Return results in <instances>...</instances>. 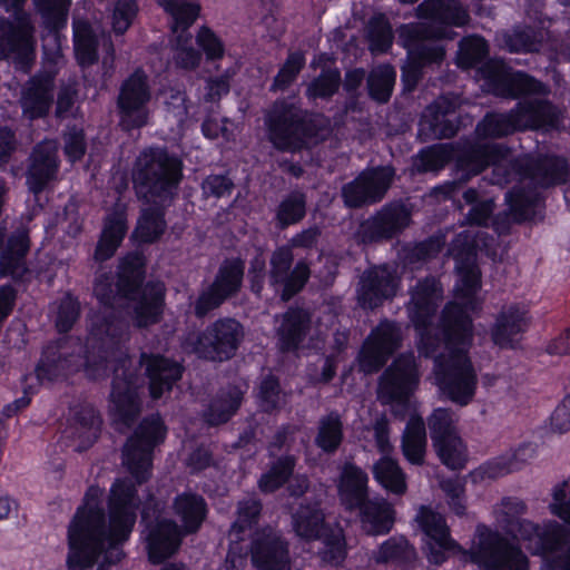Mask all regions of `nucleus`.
Instances as JSON below:
<instances>
[{"instance_id":"obj_50","label":"nucleus","mask_w":570,"mask_h":570,"mask_svg":"<svg viewBox=\"0 0 570 570\" xmlns=\"http://www.w3.org/2000/svg\"><path fill=\"white\" fill-rule=\"evenodd\" d=\"M441 462L452 470H460L466 461V448L460 438L454 435L432 444Z\"/></svg>"},{"instance_id":"obj_58","label":"nucleus","mask_w":570,"mask_h":570,"mask_svg":"<svg viewBox=\"0 0 570 570\" xmlns=\"http://www.w3.org/2000/svg\"><path fill=\"white\" fill-rule=\"evenodd\" d=\"M415 557V551L404 538H390L375 554L377 562H409Z\"/></svg>"},{"instance_id":"obj_52","label":"nucleus","mask_w":570,"mask_h":570,"mask_svg":"<svg viewBox=\"0 0 570 570\" xmlns=\"http://www.w3.org/2000/svg\"><path fill=\"white\" fill-rule=\"evenodd\" d=\"M395 70L387 65L374 68L368 76V90L373 99L386 102L395 82Z\"/></svg>"},{"instance_id":"obj_33","label":"nucleus","mask_w":570,"mask_h":570,"mask_svg":"<svg viewBox=\"0 0 570 570\" xmlns=\"http://www.w3.org/2000/svg\"><path fill=\"white\" fill-rule=\"evenodd\" d=\"M356 509L361 511L362 528L367 534H384L392 529L393 509L385 500H366Z\"/></svg>"},{"instance_id":"obj_62","label":"nucleus","mask_w":570,"mask_h":570,"mask_svg":"<svg viewBox=\"0 0 570 570\" xmlns=\"http://www.w3.org/2000/svg\"><path fill=\"white\" fill-rule=\"evenodd\" d=\"M443 247V242L440 238H430L425 242L415 244L405 249V263L409 265H416L424 263L435 257Z\"/></svg>"},{"instance_id":"obj_60","label":"nucleus","mask_w":570,"mask_h":570,"mask_svg":"<svg viewBox=\"0 0 570 570\" xmlns=\"http://www.w3.org/2000/svg\"><path fill=\"white\" fill-rule=\"evenodd\" d=\"M340 82L338 70H326L308 85L306 94L309 98H328L336 92Z\"/></svg>"},{"instance_id":"obj_56","label":"nucleus","mask_w":570,"mask_h":570,"mask_svg":"<svg viewBox=\"0 0 570 570\" xmlns=\"http://www.w3.org/2000/svg\"><path fill=\"white\" fill-rule=\"evenodd\" d=\"M488 53L487 42L483 38L471 36L460 41L456 57L458 66L469 69L480 62Z\"/></svg>"},{"instance_id":"obj_20","label":"nucleus","mask_w":570,"mask_h":570,"mask_svg":"<svg viewBox=\"0 0 570 570\" xmlns=\"http://www.w3.org/2000/svg\"><path fill=\"white\" fill-rule=\"evenodd\" d=\"M483 75L497 96L515 98L521 95H547L549 92L542 82L523 72H510L507 66L499 60L487 62L483 67Z\"/></svg>"},{"instance_id":"obj_32","label":"nucleus","mask_w":570,"mask_h":570,"mask_svg":"<svg viewBox=\"0 0 570 570\" xmlns=\"http://www.w3.org/2000/svg\"><path fill=\"white\" fill-rule=\"evenodd\" d=\"M29 249L28 236L23 232L14 233L8 240L0 257V276H11L21 279L28 272L26 254Z\"/></svg>"},{"instance_id":"obj_42","label":"nucleus","mask_w":570,"mask_h":570,"mask_svg":"<svg viewBox=\"0 0 570 570\" xmlns=\"http://www.w3.org/2000/svg\"><path fill=\"white\" fill-rule=\"evenodd\" d=\"M520 117L514 109L505 114H489L476 126L481 137L500 138L523 130Z\"/></svg>"},{"instance_id":"obj_37","label":"nucleus","mask_w":570,"mask_h":570,"mask_svg":"<svg viewBox=\"0 0 570 570\" xmlns=\"http://www.w3.org/2000/svg\"><path fill=\"white\" fill-rule=\"evenodd\" d=\"M174 511L183 522L185 533L196 532L207 514V505L203 497L195 493H183L174 501Z\"/></svg>"},{"instance_id":"obj_21","label":"nucleus","mask_w":570,"mask_h":570,"mask_svg":"<svg viewBox=\"0 0 570 570\" xmlns=\"http://www.w3.org/2000/svg\"><path fill=\"white\" fill-rule=\"evenodd\" d=\"M400 327L391 322L380 323L364 342L360 353V368L364 373L379 371L387 357L400 347Z\"/></svg>"},{"instance_id":"obj_27","label":"nucleus","mask_w":570,"mask_h":570,"mask_svg":"<svg viewBox=\"0 0 570 570\" xmlns=\"http://www.w3.org/2000/svg\"><path fill=\"white\" fill-rule=\"evenodd\" d=\"M140 364L146 366L153 399H159L166 391H170L174 383L181 377V365L178 362L160 355H147L142 353Z\"/></svg>"},{"instance_id":"obj_41","label":"nucleus","mask_w":570,"mask_h":570,"mask_svg":"<svg viewBox=\"0 0 570 570\" xmlns=\"http://www.w3.org/2000/svg\"><path fill=\"white\" fill-rule=\"evenodd\" d=\"M343 438V421L337 412L332 411L320 417L314 439L316 446L326 453H334L342 444Z\"/></svg>"},{"instance_id":"obj_40","label":"nucleus","mask_w":570,"mask_h":570,"mask_svg":"<svg viewBox=\"0 0 570 570\" xmlns=\"http://www.w3.org/2000/svg\"><path fill=\"white\" fill-rule=\"evenodd\" d=\"M156 2L170 17V29L174 35L188 32L200 11L199 4L191 0H156Z\"/></svg>"},{"instance_id":"obj_30","label":"nucleus","mask_w":570,"mask_h":570,"mask_svg":"<svg viewBox=\"0 0 570 570\" xmlns=\"http://www.w3.org/2000/svg\"><path fill=\"white\" fill-rule=\"evenodd\" d=\"M126 233L127 219L125 207L117 204L114 210L105 218V225L96 247L95 258L100 262L110 258L121 244Z\"/></svg>"},{"instance_id":"obj_44","label":"nucleus","mask_w":570,"mask_h":570,"mask_svg":"<svg viewBox=\"0 0 570 570\" xmlns=\"http://www.w3.org/2000/svg\"><path fill=\"white\" fill-rule=\"evenodd\" d=\"M498 41L510 52H533L540 49L542 36L531 28H515L499 35Z\"/></svg>"},{"instance_id":"obj_24","label":"nucleus","mask_w":570,"mask_h":570,"mask_svg":"<svg viewBox=\"0 0 570 570\" xmlns=\"http://www.w3.org/2000/svg\"><path fill=\"white\" fill-rule=\"evenodd\" d=\"M250 558L258 570H291L287 543L272 529L256 533L252 542Z\"/></svg>"},{"instance_id":"obj_5","label":"nucleus","mask_w":570,"mask_h":570,"mask_svg":"<svg viewBox=\"0 0 570 570\" xmlns=\"http://www.w3.org/2000/svg\"><path fill=\"white\" fill-rule=\"evenodd\" d=\"M183 164L165 149L150 148L137 158L132 170L136 194L145 204L135 229L144 243L158 239L166 229L164 210L177 194L183 178Z\"/></svg>"},{"instance_id":"obj_51","label":"nucleus","mask_w":570,"mask_h":570,"mask_svg":"<svg viewBox=\"0 0 570 570\" xmlns=\"http://www.w3.org/2000/svg\"><path fill=\"white\" fill-rule=\"evenodd\" d=\"M72 0H33L36 11L47 28L59 29L67 22Z\"/></svg>"},{"instance_id":"obj_12","label":"nucleus","mask_w":570,"mask_h":570,"mask_svg":"<svg viewBox=\"0 0 570 570\" xmlns=\"http://www.w3.org/2000/svg\"><path fill=\"white\" fill-rule=\"evenodd\" d=\"M27 0H0L8 12L14 14V22L0 18V60L14 59L24 65L33 55V26L30 16L22 10Z\"/></svg>"},{"instance_id":"obj_47","label":"nucleus","mask_w":570,"mask_h":570,"mask_svg":"<svg viewBox=\"0 0 570 570\" xmlns=\"http://www.w3.org/2000/svg\"><path fill=\"white\" fill-rule=\"evenodd\" d=\"M459 416L451 409L438 407L428 417L432 444L459 435L456 424Z\"/></svg>"},{"instance_id":"obj_4","label":"nucleus","mask_w":570,"mask_h":570,"mask_svg":"<svg viewBox=\"0 0 570 570\" xmlns=\"http://www.w3.org/2000/svg\"><path fill=\"white\" fill-rule=\"evenodd\" d=\"M99 489L91 488L68 528L70 570L91 568L100 554L109 564L122 558L120 546L128 539L136 521L138 500L129 480H117L110 491L109 525L98 503Z\"/></svg>"},{"instance_id":"obj_63","label":"nucleus","mask_w":570,"mask_h":570,"mask_svg":"<svg viewBox=\"0 0 570 570\" xmlns=\"http://www.w3.org/2000/svg\"><path fill=\"white\" fill-rule=\"evenodd\" d=\"M80 314L79 303L70 295L63 296L57 306L56 326L59 332H68Z\"/></svg>"},{"instance_id":"obj_8","label":"nucleus","mask_w":570,"mask_h":570,"mask_svg":"<svg viewBox=\"0 0 570 570\" xmlns=\"http://www.w3.org/2000/svg\"><path fill=\"white\" fill-rule=\"evenodd\" d=\"M268 139L282 151H296L309 142L324 140L330 121L323 116L307 117L295 104L277 100L266 114Z\"/></svg>"},{"instance_id":"obj_46","label":"nucleus","mask_w":570,"mask_h":570,"mask_svg":"<svg viewBox=\"0 0 570 570\" xmlns=\"http://www.w3.org/2000/svg\"><path fill=\"white\" fill-rule=\"evenodd\" d=\"M243 399L239 389L233 386L219 395L210 404L206 413V421L212 425L225 423L237 411Z\"/></svg>"},{"instance_id":"obj_35","label":"nucleus","mask_w":570,"mask_h":570,"mask_svg":"<svg viewBox=\"0 0 570 570\" xmlns=\"http://www.w3.org/2000/svg\"><path fill=\"white\" fill-rule=\"evenodd\" d=\"M426 430L421 416L413 415L407 421L401 440L404 458L414 465H422L426 454Z\"/></svg>"},{"instance_id":"obj_26","label":"nucleus","mask_w":570,"mask_h":570,"mask_svg":"<svg viewBox=\"0 0 570 570\" xmlns=\"http://www.w3.org/2000/svg\"><path fill=\"white\" fill-rule=\"evenodd\" d=\"M147 529V548L153 563L163 562L178 550L183 533L174 521L156 519V522L149 523Z\"/></svg>"},{"instance_id":"obj_23","label":"nucleus","mask_w":570,"mask_h":570,"mask_svg":"<svg viewBox=\"0 0 570 570\" xmlns=\"http://www.w3.org/2000/svg\"><path fill=\"white\" fill-rule=\"evenodd\" d=\"M399 281L387 266H377L365 271L360 277L356 289L358 305L373 309L396 294Z\"/></svg>"},{"instance_id":"obj_38","label":"nucleus","mask_w":570,"mask_h":570,"mask_svg":"<svg viewBox=\"0 0 570 570\" xmlns=\"http://www.w3.org/2000/svg\"><path fill=\"white\" fill-rule=\"evenodd\" d=\"M372 472L374 479L387 491L397 495H403L406 492V474L391 454L382 455L373 464Z\"/></svg>"},{"instance_id":"obj_22","label":"nucleus","mask_w":570,"mask_h":570,"mask_svg":"<svg viewBox=\"0 0 570 570\" xmlns=\"http://www.w3.org/2000/svg\"><path fill=\"white\" fill-rule=\"evenodd\" d=\"M294 255L288 246L276 248L269 259V282L272 285H282V299L287 301L298 293L309 278L308 265L301 261L291 271Z\"/></svg>"},{"instance_id":"obj_10","label":"nucleus","mask_w":570,"mask_h":570,"mask_svg":"<svg viewBox=\"0 0 570 570\" xmlns=\"http://www.w3.org/2000/svg\"><path fill=\"white\" fill-rule=\"evenodd\" d=\"M442 298V287L434 277H426L417 282L411 289V301L407 305V311L411 321L419 332V352L424 356L435 354L441 346L442 335L433 333L429 325ZM439 332L442 334L441 330Z\"/></svg>"},{"instance_id":"obj_59","label":"nucleus","mask_w":570,"mask_h":570,"mask_svg":"<svg viewBox=\"0 0 570 570\" xmlns=\"http://www.w3.org/2000/svg\"><path fill=\"white\" fill-rule=\"evenodd\" d=\"M305 65L304 56L301 52H292L275 76L271 86L272 91L286 89L297 77Z\"/></svg>"},{"instance_id":"obj_61","label":"nucleus","mask_w":570,"mask_h":570,"mask_svg":"<svg viewBox=\"0 0 570 570\" xmlns=\"http://www.w3.org/2000/svg\"><path fill=\"white\" fill-rule=\"evenodd\" d=\"M258 397L264 411L269 412L278 409L285 402V395L281 392L276 377L268 375L259 385Z\"/></svg>"},{"instance_id":"obj_49","label":"nucleus","mask_w":570,"mask_h":570,"mask_svg":"<svg viewBox=\"0 0 570 570\" xmlns=\"http://www.w3.org/2000/svg\"><path fill=\"white\" fill-rule=\"evenodd\" d=\"M415 521L428 537V540L446 544V538H450V530L442 514L430 508L421 507Z\"/></svg>"},{"instance_id":"obj_45","label":"nucleus","mask_w":570,"mask_h":570,"mask_svg":"<svg viewBox=\"0 0 570 570\" xmlns=\"http://www.w3.org/2000/svg\"><path fill=\"white\" fill-rule=\"evenodd\" d=\"M75 52L80 66L87 67L98 60L97 40L91 27L86 21L73 23Z\"/></svg>"},{"instance_id":"obj_19","label":"nucleus","mask_w":570,"mask_h":570,"mask_svg":"<svg viewBox=\"0 0 570 570\" xmlns=\"http://www.w3.org/2000/svg\"><path fill=\"white\" fill-rule=\"evenodd\" d=\"M419 371L412 353L400 355L380 380L377 395L382 403L402 401L419 382Z\"/></svg>"},{"instance_id":"obj_34","label":"nucleus","mask_w":570,"mask_h":570,"mask_svg":"<svg viewBox=\"0 0 570 570\" xmlns=\"http://www.w3.org/2000/svg\"><path fill=\"white\" fill-rule=\"evenodd\" d=\"M515 110L520 117V125L523 130L552 126L558 121V110L547 99H527L519 102Z\"/></svg>"},{"instance_id":"obj_54","label":"nucleus","mask_w":570,"mask_h":570,"mask_svg":"<svg viewBox=\"0 0 570 570\" xmlns=\"http://www.w3.org/2000/svg\"><path fill=\"white\" fill-rule=\"evenodd\" d=\"M295 459L293 456L278 459L269 471L261 476L258 481L259 489L266 493L276 491L288 480L289 475L293 473Z\"/></svg>"},{"instance_id":"obj_2","label":"nucleus","mask_w":570,"mask_h":570,"mask_svg":"<svg viewBox=\"0 0 570 570\" xmlns=\"http://www.w3.org/2000/svg\"><path fill=\"white\" fill-rule=\"evenodd\" d=\"M455 157L458 169L466 181L492 166L491 183L503 186L518 179V185L507 193L512 218L517 222L528 219L534 213L539 200L537 187L547 188L566 183L569 167L566 159L556 156L515 158L511 150L499 144L465 145L452 154L448 145L433 146L421 155L422 169L434 171Z\"/></svg>"},{"instance_id":"obj_11","label":"nucleus","mask_w":570,"mask_h":570,"mask_svg":"<svg viewBox=\"0 0 570 570\" xmlns=\"http://www.w3.org/2000/svg\"><path fill=\"white\" fill-rule=\"evenodd\" d=\"M243 338L242 324L226 317L215 321L202 333H189L183 342V348L205 360L225 361L235 355Z\"/></svg>"},{"instance_id":"obj_9","label":"nucleus","mask_w":570,"mask_h":570,"mask_svg":"<svg viewBox=\"0 0 570 570\" xmlns=\"http://www.w3.org/2000/svg\"><path fill=\"white\" fill-rule=\"evenodd\" d=\"M527 512V503L517 497L502 498L493 508L497 522L508 533L523 541L532 553H547L568 543L567 528L558 522H549L540 527L523 518Z\"/></svg>"},{"instance_id":"obj_53","label":"nucleus","mask_w":570,"mask_h":570,"mask_svg":"<svg viewBox=\"0 0 570 570\" xmlns=\"http://www.w3.org/2000/svg\"><path fill=\"white\" fill-rule=\"evenodd\" d=\"M306 214V198L301 191H293L282 200L276 218L278 225L285 228L301 222Z\"/></svg>"},{"instance_id":"obj_39","label":"nucleus","mask_w":570,"mask_h":570,"mask_svg":"<svg viewBox=\"0 0 570 570\" xmlns=\"http://www.w3.org/2000/svg\"><path fill=\"white\" fill-rule=\"evenodd\" d=\"M293 529L304 540H315L325 533L324 513L316 505H301L293 514Z\"/></svg>"},{"instance_id":"obj_7","label":"nucleus","mask_w":570,"mask_h":570,"mask_svg":"<svg viewBox=\"0 0 570 570\" xmlns=\"http://www.w3.org/2000/svg\"><path fill=\"white\" fill-rule=\"evenodd\" d=\"M141 258L137 254L126 256L119 266L118 282L101 275L94 287L95 295L106 306H114L122 297L131 301L134 321L138 327H147L159 322L165 296L163 283H148L141 291Z\"/></svg>"},{"instance_id":"obj_28","label":"nucleus","mask_w":570,"mask_h":570,"mask_svg":"<svg viewBox=\"0 0 570 570\" xmlns=\"http://www.w3.org/2000/svg\"><path fill=\"white\" fill-rule=\"evenodd\" d=\"M53 83L50 78L35 77L23 87L20 98L22 114L33 120L45 117L53 100Z\"/></svg>"},{"instance_id":"obj_43","label":"nucleus","mask_w":570,"mask_h":570,"mask_svg":"<svg viewBox=\"0 0 570 570\" xmlns=\"http://www.w3.org/2000/svg\"><path fill=\"white\" fill-rule=\"evenodd\" d=\"M532 458V449L524 446L483 465L480 471L489 479H497L520 470Z\"/></svg>"},{"instance_id":"obj_36","label":"nucleus","mask_w":570,"mask_h":570,"mask_svg":"<svg viewBox=\"0 0 570 570\" xmlns=\"http://www.w3.org/2000/svg\"><path fill=\"white\" fill-rule=\"evenodd\" d=\"M527 311L519 306H509L503 309L495 322L492 338L495 344L504 347L510 345L514 335L528 327Z\"/></svg>"},{"instance_id":"obj_16","label":"nucleus","mask_w":570,"mask_h":570,"mask_svg":"<svg viewBox=\"0 0 570 570\" xmlns=\"http://www.w3.org/2000/svg\"><path fill=\"white\" fill-rule=\"evenodd\" d=\"M412 223V213L402 202H391L361 223L357 237L363 244L382 243L401 235Z\"/></svg>"},{"instance_id":"obj_64","label":"nucleus","mask_w":570,"mask_h":570,"mask_svg":"<svg viewBox=\"0 0 570 570\" xmlns=\"http://www.w3.org/2000/svg\"><path fill=\"white\" fill-rule=\"evenodd\" d=\"M324 535V549L320 552L325 562L338 564L345 558V542L341 530L326 532Z\"/></svg>"},{"instance_id":"obj_13","label":"nucleus","mask_w":570,"mask_h":570,"mask_svg":"<svg viewBox=\"0 0 570 570\" xmlns=\"http://www.w3.org/2000/svg\"><path fill=\"white\" fill-rule=\"evenodd\" d=\"M165 438V428L157 416L145 419L122 450V463L138 484L146 482L151 472V452Z\"/></svg>"},{"instance_id":"obj_48","label":"nucleus","mask_w":570,"mask_h":570,"mask_svg":"<svg viewBox=\"0 0 570 570\" xmlns=\"http://www.w3.org/2000/svg\"><path fill=\"white\" fill-rule=\"evenodd\" d=\"M456 107L458 101L455 98L442 96L428 108L425 117H428V115L432 116L431 127L435 134L439 132L442 137H452L455 135L456 129L454 126H444V128H442V126L445 122H450L446 117L453 114Z\"/></svg>"},{"instance_id":"obj_18","label":"nucleus","mask_w":570,"mask_h":570,"mask_svg":"<svg viewBox=\"0 0 570 570\" xmlns=\"http://www.w3.org/2000/svg\"><path fill=\"white\" fill-rule=\"evenodd\" d=\"M394 169L379 167L363 171L354 180L342 188L344 204L351 208H360L381 202L394 178Z\"/></svg>"},{"instance_id":"obj_55","label":"nucleus","mask_w":570,"mask_h":570,"mask_svg":"<svg viewBox=\"0 0 570 570\" xmlns=\"http://www.w3.org/2000/svg\"><path fill=\"white\" fill-rule=\"evenodd\" d=\"M174 36L173 48L176 66L187 70L196 69L200 63L202 53L193 47L191 35L179 32Z\"/></svg>"},{"instance_id":"obj_25","label":"nucleus","mask_w":570,"mask_h":570,"mask_svg":"<svg viewBox=\"0 0 570 570\" xmlns=\"http://www.w3.org/2000/svg\"><path fill=\"white\" fill-rule=\"evenodd\" d=\"M59 145L56 140H43L35 146L29 157L27 184L38 194L55 180L59 169Z\"/></svg>"},{"instance_id":"obj_29","label":"nucleus","mask_w":570,"mask_h":570,"mask_svg":"<svg viewBox=\"0 0 570 570\" xmlns=\"http://www.w3.org/2000/svg\"><path fill=\"white\" fill-rule=\"evenodd\" d=\"M311 314L304 308H289L281 316L276 330L278 346L282 351H295L311 330Z\"/></svg>"},{"instance_id":"obj_57","label":"nucleus","mask_w":570,"mask_h":570,"mask_svg":"<svg viewBox=\"0 0 570 570\" xmlns=\"http://www.w3.org/2000/svg\"><path fill=\"white\" fill-rule=\"evenodd\" d=\"M367 37L372 52H384L391 47L393 33L387 19L383 14L374 16L368 21Z\"/></svg>"},{"instance_id":"obj_1","label":"nucleus","mask_w":570,"mask_h":570,"mask_svg":"<svg viewBox=\"0 0 570 570\" xmlns=\"http://www.w3.org/2000/svg\"><path fill=\"white\" fill-rule=\"evenodd\" d=\"M473 238L468 233L459 234L451 246L459 275L455 298L449 303L441 316V346L433 355L434 383L451 402L469 405L476 392L478 373L469 357L473 341L472 321L465 309L478 307L475 294L480 289V271L475 263Z\"/></svg>"},{"instance_id":"obj_17","label":"nucleus","mask_w":570,"mask_h":570,"mask_svg":"<svg viewBox=\"0 0 570 570\" xmlns=\"http://www.w3.org/2000/svg\"><path fill=\"white\" fill-rule=\"evenodd\" d=\"M244 262L239 258L225 259L219 266L212 285L205 289L195 303V315L206 316L219 307L226 299L235 296L243 283Z\"/></svg>"},{"instance_id":"obj_31","label":"nucleus","mask_w":570,"mask_h":570,"mask_svg":"<svg viewBox=\"0 0 570 570\" xmlns=\"http://www.w3.org/2000/svg\"><path fill=\"white\" fill-rule=\"evenodd\" d=\"M367 474L358 466L347 463L344 465L338 483V494L343 504L356 509L367 500Z\"/></svg>"},{"instance_id":"obj_14","label":"nucleus","mask_w":570,"mask_h":570,"mask_svg":"<svg viewBox=\"0 0 570 570\" xmlns=\"http://www.w3.org/2000/svg\"><path fill=\"white\" fill-rule=\"evenodd\" d=\"M151 98V90L148 77L142 69H136L127 77L119 88L117 97V110L119 126L124 130L141 128L148 124V102Z\"/></svg>"},{"instance_id":"obj_15","label":"nucleus","mask_w":570,"mask_h":570,"mask_svg":"<svg viewBox=\"0 0 570 570\" xmlns=\"http://www.w3.org/2000/svg\"><path fill=\"white\" fill-rule=\"evenodd\" d=\"M472 562L483 570H527L528 560L521 549L497 532L482 531L478 547L470 552Z\"/></svg>"},{"instance_id":"obj_3","label":"nucleus","mask_w":570,"mask_h":570,"mask_svg":"<svg viewBox=\"0 0 570 570\" xmlns=\"http://www.w3.org/2000/svg\"><path fill=\"white\" fill-rule=\"evenodd\" d=\"M128 338L126 326L120 321H105L95 324L87 338L85 362L79 355L60 354L59 360L50 358L48 352L45 360L37 367V376L42 380L60 374H69L83 366L87 377L101 380L108 376L109 366H112L111 392L109 396V412L117 429H128L141 412V402L138 387L141 380L135 374L131 362L125 348Z\"/></svg>"},{"instance_id":"obj_6","label":"nucleus","mask_w":570,"mask_h":570,"mask_svg":"<svg viewBox=\"0 0 570 570\" xmlns=\"http://www.w3.org/2000/svg\"><path fill=\"white\" fill-rule=\"evenodd\" d=\"M416 10L420 18L431 21L409 23L400 29V38L411 56V60L402 67V81L409 91L417 85L424 66L443 61L445 49L438 40L453 39L455 35L433 22L463 27L470 19L459 0H424Z\"/></svg>"}]
</instances>
